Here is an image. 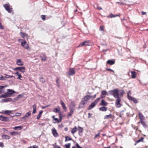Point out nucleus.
I'll list each match as a JSON object with an SVG mask.
<instances>
[{
    "instance_id": "33",
    "label": "nucleus",
    "mask_w": 148,
    "mask_h": 148,
    "mask_svg": "<svg viewBox=\"0 0 148 148\" xmlns=\"http://www.w3.org/2000/svg\"><path fill=\"white\" fill-rule=\"evenodd\" d=\"M43 112V111L42 110H41L40 111L36 119H40V118L41 117V114Z\"/></svg>"
},
{
    "instance_id": "4",
    "label": "nucleus",
    "mask_w": 148,
    "mask_h": 148,
    "mask_svg": "<svg viewBox=\"0 0 148 148\" xmlns=\"http://www.w3.org/2000/svg\"><path fill=\"white\" fill-rule=\"evenodd\" d=\"M14 71H19L22 73H24L25 71V67L24 66L18 67L13 69Z\"/></svg>"
},
{
    "instance_id": "6",
    "label": "nucleus",
    "mask_w": 148,
    "mask_h": 148,
    "mask_svg": "<svg viewBox=\"0 0 148 148\" xmlns=\"http://www.w3.org/2000/svg\"><path fill=\"white\" fill-rule=\"evenodd\" d=\"M0 120L2 121L5 122H8L10 121L9 117L4 116L2 115H0Z\"/></svg>"
},
{
    "instance_id": "60",
    "label": "nucleus",
    "mask_w": 148,
    "mask_h": 148,
    "mask_svg": "<svg viewBox=\"0 0 148 148\" xmlns=\"http://www.w3.org/2000/svg\"><path fill=\"white\" fill-rule=\"evenodd\" d=\"M8 77H5V78H11L14 77V76L13 75H7Z\"/></svg>"
},
{
    "instance_id": "26",
    "label": "nucleus",
    "mask_w": 148,
    "mask_h": 148,
    "mask_svg": "<svg viewBox=\"0 0 148 148\" xmlns=\"http://www.w3.org/2000/svg\"><path fill=\"white\" fill-rule=\"evenodd\" d=\"M99 110L100 111L104 112L107 110V108L104 106H102L99 108Z\"/></svg>"
},
{
    "instance_id": "51",
    "label": "nucleus",
    "mask_w": 148,
    "mask_h": 148,
    "mask_svg": "<svg viewBox=\"0 0 148 148\" xmlns=\"http://www.w3.org/2000/svg\"><path fill=\"white\" fill-rule=\"evenodd\" d=\"M54 120L56 121V122H54V123H59V121L58 119V118H54Z\"/></svg>"
},
{
    "instance_id": "59",
    "label": "nucleus",
    "mask_w": 148,
    "mask_h": 148,
    "mask_svg": "<svg viewBox=\"0 0 148 148\" xmlns=\"http://www.w3.org/2000/svg\"><path fill=\"white\" fill-rule=\"evenodd\" d=\"M54 148H61V147L58 145H54Z\"/></svg>"
},
{
    "instance_id": "53",
    "label": "nucleus",
    "mask_w": 148,
    "mask_h": 148,
    "mask_svg": "<svg viewBox=\"0 0 148 148\" xmlns=\"http://www.w3.org/2000/svg\"><path fill=\"white\" fill-rule=\"evenodd\" d=\"M41 17L42 20H45V15H42L41 16Z\"/></svg>"
},
{
    "instance_id": "27",
    "label": "nucleus",
    "mask_w": 148,
    "mask_h": 148,
    "mask_svg": "<svg viewBox=\"0 0 148 148\" xmlns=\"http://www.w3.org/2000/svg\"><path fill=\"white\" fill-rule=\"evenodd\" d=\"M140 122L144 128L147 127V125L145 121H140Z\"/></svg>"
},
{
    "instance_id": "58",
    "label": "nucleus",
    "mask_w": 148,
    "mask_h": 148,
    "mask_svg": "<svg viewBox=\"0 0 148 148\" xmlns=\"http://www.w3.org/2000/svg\"><path fill=\"white\" fill-rule=\"evenodd\" d=\"M49 106V105H47L45 106H42L41 107V108L42 109H44L46 108L47 107H48Z\"/></svg>"
},
{
    "instance_id": "64",
    "label": "nucleus",
    "mask_w": 148,
    "mask_h": 148,
    "mask_svg": "<svg viewBox=\"0 0 148 148\" xmlns=\"http://www.w3.org/2000/svg\"><path fill=\"white\" fill-rule=\"evenodd\" d=\"M100 29L102 30L103 31V26H100Z\"/></svg>"
},
{
    "instance_id": "19",
    "label": "nucleus",
    "mask_w": 148,
    "mask_h": 148,
    "mask_svg": "<svg viewBox=\"0 0 148 148\" xmlns=\"http://www.w3.org/2000/svg\"><path fill=\"white\" fill-rule=\"evenodd\" d=\"M107 63L110 65H112L115 63V61L113 60H108L107 62Z\"/></svg>"
},
{
    "instance_id": "47",
    "label": "nucleus",
    "mask_w": 148,
    "mask_h": 148,
    "mask_svg": "<svg viewBox=\"0 0 148 148\" xmlns=\"http://www.w3.org/2000/svg\"><path fill=\"white\" fill-rule=\"evenodd\" d=\"M106 70L108 71H110L112 72L113 73V74H113L114 73V71L111 69L109 68H107L106 69Z\"/></svg>"
},
{
    "instance_id": "7",
    "label": "nucleus",
    "mask_w": 148,
    "mask_h": 148,
    "mask_svg": "<svg viewBox=\"0 0 148 148\" xmlns=\"http://www.w3.org/2000/svg\"><path fill=\"white\" fill-rule=\"evenodd\" d=\"M92 97V96L87 95L85 96L82 99V100L84 101L87 103L88 101Z\"/></svg>"
},
{
    "instance_id": "56",
    "label": "nucleus",
    "mask_w": 148,
    "mask_h": 148,
    "mask_svg": "<svg viewBox=\"0 0 148 148\" xmlns=\"http://www.w3.org/2000/svg\"><path fill=\"white\" fill-rule=\"evenodd\" d=\"M69 110H70V111L73 113L74 111L75 110V109L73 108H69Z\"/></svg>"
},
{
    "instance_id": "34",
    "label": "nucleus",
    "mask_w": 148,
    "mask_h": 148,
    "mask_svg": "<svg viewBox=\"0 0 148 148\" xmlns=\"http://www.w3.org/2000/svg\"><path fill=\"white\" fill-rule=\"evenodd\" d=\"M31 114V113L30 111L29 112H27L25 114V116L23 117V118H25V117H28L29 116H30Z\"/></svg>"
},
{
    "instance_id": "63",
    "label": "nucleus",
    "mask_w": 148,
    "mask_h": 148,
    "mask_svg": "<svg viewBox=\"0 0 148 148\" xmlns=\"http://www.w3.org/2000/svg\"><path fill=\"white\" fill-rule=\"evenodd\" d=\"M59 116V117H62V113L60 112Z\"/></svg>"
},
{
    "instance_id": "46",
    "label": "nucleus",
    "mask_w": 148,
    "mask_h": 148,
    "mask_svg": "<svg viewBox=\"0 0 148 148\" xmlns=\"http://www.w3.org/2000/svg\"><path fill=\"white\" fill-rule=\"evenodd\" d=\"M101 98V97H99V98H97L94 101L96 104H97L98 103V101H99V100Z\"/></svg>"
},
{
    "instance_id": "21",
    "label": "nucleus",
    "mask_w": 148,
    "mask_h": 148,
    "mask_svg": "<svg viewBox=\"0 0 148 148\" xmlns=\"http://www.w3.org/2000/svg\"><path fill=\"white\" fill-rule=\"evenodd\" d=\"M138 115L140 121H143L145 119L144 116L140 112H139L138 113Z\"/></svg>"
},
{
    "instance_id": "37",
    "label": "nucleus",
    "mask_w": 148,
    "mask_h": 148,
    "mask_svg": "<svg viewBox=\"0 0 148 148\" xmlns=\"http://www.w3.org/2000/svg\"><path fill=\"white\" fill-rule=\"evenodd\" d=\"M13 129L14 130H21L22 128V127L21 126H16L13 127Z\"/></svg>"
},
{
    "instance_id": "9",
    "label": "nucleus",
    "mask_w": 148,
    "mask_h": 148,
    "mask_svg": "<svg viewBox=\"0 0 148 148\" xmlns=\"http://www.w3.org/2000/svg\"><path fill=\"white\" fill-rule=\"evenodd\" d=\"M127 97L129 100L133 101L135 103H138V101L134 98L129 96V93H127Z\"/></svg>"
},
{
    "instance_id": "41",
    "label": "nucleus",
    "mask_w": 148,
    "mask_h": 148,
    "mask_svg": "<svg viewBox=\"0 0 148 148\" xmlns=\"http://www.w3.org/2000/svg\"><path fill=\"white\" fill-rule=\"evenodd\" d=\"M3 98H6L7 97H10L7 92V93H5L4 94H3Z\"/></svg>"
},
{
    "instance_id": "36",
    "label": "nucleus",
    "mask_w": 148,
    "mask_h": 148,
    "mask_svg": "<svg viewBox=\"0 0 148 148\" xmlns=\"http://www.w3.org/2000/svg\"><path fill=\"white\" fill-rule=\"evenodd\" d=\"M39 80L40 82L42 83H45V79L42 77L40 78Z\"/></svg>"
},
{
    "instance_id": "62",
    "label": "nucleus",
    "mask_w": 148,
    "mask_h": 148,
    "mask_svg": "<svg viewBox=\"0 0 148 148\" xmlns=\"http://www.w3.org/2000/svg\"><path fill=\"white\" fill-rule=\"evenodd\" d=\"M0 147H4V145L3 143H0Z\"/></svg>"
},
{
    "instance_id": "20",
    "label": "nucleus",
    "mask_w": 148,
    "mask_h": 148,
    "mask_svg": "<svg viewBox=\"0 0 148 148\" xmlns=\"http://www.w3.org/2000/svg\"><path fill=\"white\" fill-rule=\"evenodd\" d=\"M75 104L74 101H72L71 102L69 106V108H73L75 109Z\"/></svg>"
},
{
    "instance_id": "32",
    "label": "nucleus",
    "mask_w": 148,
    "mask_h": 148,
    "mask_svg": "<svg viewBox=\"0 0 148 148\" xmlns=\"http://www.w3.org/2000/svg\"><path fill=\"white\" fill-rule=\"evenodd\" d=\"M77 130V127L76 126H75L73 128L71 131V132L72 134H74L75 132H76Z\"/></svg>"
},
{
    "instance_id": "15",
    "label": "nucleus",
    "mask_w": 148,
    "mask_h": 148,
    "mask_svg": "<svg viewBox=\"0 0 148 148\" xmlns=\"http://www.w3.org/2000/svg\"><path fill=\"white\" fill-rule=\"evenodd\" d=\"M78 131V134L80 136L82 135V133L83 131V128L80 126H78L77 129Z\"/></svg>"
},
{
    "instance_id": "14",
    "label": "nucleus",
    "mask_w": 148,
    "mask_h": 148,
    "mask_svg": "<svg viewBox=\"0 0 148 148\" xmlns=\"http://www.w3.org/2000/svg\"><path fill=\"white\" fill-rule=\"evenodd\" d=\"M97 104L94 102H92L88 108V110H90L95 107Z\"/></svg>"
},
{
    "instance_id": "61",
    "label": "nucleus",
    "mask_w": 148,
    "mask_h": 148,
    "mask_svg": "<svg viewBox=\"0 0 148 148\" xmlns=\"http://www.w3.org/2000/svg\"><path fill=\"white\" fill-rule=\"evenodd\" d=\"M32 107L33 109H36V104H34L32 106Z\"/></svg>"
},
{
    "instance_id": "42",
    "label": "nucleus",
    "mask_w": 148,
    "mask_h": 148,
    "mask_svg": "<svg viewBox=\"0 0 148 148\" xmlns=\"http://www.w3.org/2000/svg\"><path fill=\"white\" fill-rule=\"evenodd\" d=\"M3 98H6L7 97H10L7 92V93H5L4 94H3Z\"/></svg>"
},
{
    "instance_id": "3",
    "label": "nucleus",
    "mask_w": 148,
    "mask_h": 148,
    "mask_svg": "<svg viewBox=\"0 0 148 148\" xmlns=\"http://www.w3.org/2000/svg\"><path fill=\"white\" fill-rule=\"evenodd\" d=\"M21 45L27 50H29V46L25 40H23V42H21Z\"/></svg>"
},
{
    "instance_id": "45",
    "label": "nucleus",
    "mask_w": 148,
    "mask_h": 148,
    "mask_svg": "<svg viewBox=\"0 0 148 148\" xmlns=\"http://www.w3.org/2000/svg\"><path fill=\"white\" fill-rule=\"evenodd\" d=\"M71 144L69 143L68 144H65V146L66 148H70Z\"/></svg>"
},
{
    "instance_id": "52",
    "label": "nucleus",
    "mask_w": 148,
    "mask_h": 148,
    "mask_svg": "<svg viewBox=\"0 0 148 148\" xmlns=\"http://www.w3.org/2000/svg\"><path fill=\"white\" fill-rule=\"evenodd\" d=\"M73 112L70 111V112L68 113V116H71L72 115V114H73Z\"/></svg>"
},
{
    "instance_id": "25",
    "label": "nucleus",
    "mask_w": 148,
    "mask_h": 148,
    "mask_svg": "<svg viewBox=\"0 0 148 148\" xmlns=\"http://www.w3.org/2000/svg\"><path fill=\"white\" fill-rule=\"evenodd\" d=\"M60 104L62 107L65 110H66V106L64 103L63 102V101L62 100H61L60 101Z\"/></svg>"
},
{
    "instance_id": "1",
    "label": "nucleus",
    "mask_w": 148,
    "mask_h": 148,
    "mask_svg": "<svg viewBox=\"0 0 148 148\" xmlns=\"http://www.w3.org/2000/svg\"><path fill=\"white\" fill-rule=\"evenodd\" d=\"M108 92L109 95H112L114 96V95H116L115 93H116L118 94V96L119 97H122L123 95L124 92L123 90H119L118 89H116L112 90H109Z\"/></svg>"
},
{
    "instance_id": "16",
    "label": "nucleus",
    "mask_w": 148,
    "mask_h": 148,
    "mask_svg": "<svg viewBox=\"0 0 148 148\" xmlns=\"http://www.w3.org/2000/svg\"><path fill=\"white\" fill-rule=\"evenodd\" d=\"M12 101V99L11 98H6L5 99H3L1 100V102H7L8 101Z\"/></svg>"
},
{
    "instance_id": "40",
    "label": "nucleus",
    "mask_w": 148,
    "mask_h": 148,
    "mask_svg": "<svg viewBox=\"0 0 148 148\" xmlns=\"http://www.w3.org/2000/svg\"><path fill=\"white\" fill-rule=\"evenodd\" d=\"M85 46L89 45V43H90V41L89 40H86L84 41Z\"/></svg>"
},
{
    "instance_id": "49",
    "label": "nucleus",
    "mask_w": 148,
    "mask_h": 148,
    "mask_svg": "<svg viewBox=\"0 0 148 148\" xmlns=\"http://www.w3.org/2000/svg\"><path fill=\"white\" fill-rule=\"evenodd\" d=\"M28 148H38V147L36 145H34L32 146L29 147Z\"/></svg>"
},
{
    "instance_id": "22",
    "label": "nucleus",
    "mask_w": 148,
    "mask_h": 148,
    "mask_svg": "<svg viewBox=\"0 0 148 148\" xmlns=\"http://www.w3.org/2000/svg\"><path fill=\"white\" fill-rule=\"evenodd\" d=\"M20 35L23 38H24L25 37H26L27 38L28 37L27 34L21 32H20Z\"/></svg>"
},
{
    "instance_id": "44",
    "label": "nucleus",
    "mask_w": 148,
    "mask_h": 148,
    "mask_svg": "<svg viewBox=\"0 0 148 148\" xmlns=\"http://www.w3.org/2000/svg\"><path fill=\"white\" fill-rule=\"evenodd\" d=\"M65 138H66L65 140V142H66L68 140H72V139L71 138H70V137H68L67 136L65 137Z\"/></svg>"
},
{
    "instance_id": "50",
    "label": "nucleus",
    "mask_w": 148,
    "mask_h": 148,
    "mask_svg": "<svg viewBox=\"0 0 148 148\" xmlns=\"http://www.w3.org/2000/svg\"><path fill=\"white\" fill-rule=\"evenodd\" d=\"M5 79V78L4 77H3L2 75H0V80H4Z\"/></svg>"
},
{
    "instance_id": "10",
    "label": "nucleus",
    "mask_w": 148,
    "mask_h": 148,
    "mask_svg": "<svg viewBox=\"0 0 148 148\" xmlns=\"http://www.w3.org/2000/svg\"><path fill=\"white\" fill-rule=\"evenodd\" d=\"M108 94H109V93H108L106 90L102 91L100 96L101 98H104L106 97V95H108Z\"/></svg>"
},
{
    "instance_id": "5",
    "label": "nucleus",
    "mask_w": 148,
    "mask_h": 148,
    "mask_svg": "<svg viewBox=\"0 0 148 148\" xmlns=\"http://www.w3.org/2000/svg\"><path fill=\"white\" fill-rule=\"evenodd\" d=\"M5 9L8 11L9 13H11L12 12V8H10L9 4H5L3 5Z\"/></svg>"
},
{
    "instance_id": "11",
    "label": "nucleus",
    "mask_w": 148,
    "mask_h": 148,
    "mask_svg": "<svg viewBox=\"0 0 148 148\" xmlns=\"http://www.w3.org/2000/svg\"><path fill=\"white\" fill-rule=\"evenodd\" d=\"M53 136L55 137H57L58 136V134L56 130L54 128H53L51 130Z\"/></svg>"
},
{
    "instance_id": "17",
    "label": "nucleus",
    "mask_w": 148,
    "mask_h": 148,
    "mask_svg": "<svg viewBox=\"0 0 148 148\" xmlns=\"http://www.w3.org/2000/svg\"><path fill=\"white\" fill-rule=\"evenodd\" d=\"M16 64L18 66H22L23 64V62L20 59H18L16 61Z\"/></svg>"
},
{
    "instance_id": "24",
    "label": "nucleus",
    "mask_w": 148,
    "mask_h": 148,
    "mask_svg": "<svg viewBox=\"0 0 148 148\" xmlns=\"http://www.w3.org/2000/svg\"><path fill=\"white\" fill-rule=\"evenodd\" d=\"M40 57L41 58V60L43 61H45L47 59L45 55L43 53L40 55Z\"/></svg>"
},
{
    "instance_id": "39",
    "label": "nucleus",
    "mask_w": 148,
    "mask_h": 148,
    "mask_svg": "<svg viewBox=\"0 0 148 148\" xmlns=\"http://www.w3.org/2000/svg\"><path fill=\"white\" fill-rule=\"evenodd\" d=\"M21 115V114L20 113H16L15 115H11V116L12 117H14L15 116H20Z\"/></svg>"
},
{
    "instance_id": "48",
    "label": "nucleus",
    "mask_w": 148,
    "mask_h": 148,
    "mask_svg": "<svg viewBox=\"0 0 148 148\" xmlns=\"http://www.w3.org/2000/svg\"><path fill=\"white\" fill-rule=\"evenodd\" d=\"M58 80H59V79H58V78H57V79L56 81V82L57 84V86L58 87H59L60 86V85L59 82H58Z\"/></svg>"
},
{
    "instance_id": "43",
    "label": "nucleus",
    "mask_w": 148,
    "mask_h": 148,
    "mask_svg": "<svg viewBox=\"0 0 148 148\" xmlns=\"http://www.w3.org/2000/svg\"><path fill=\"white\" fill-rule=\"evenodd\" d=\"M85 43L84 41L80 44L77 47H83L85 46Z\"/></svg>"
},
{
    "instance_id": "13",
    "label": "nucleus",
    "mask_w": 148,
    "mask_h": 148,
    "mask_svg": "<svg viewBox=\"0 0 148 148\" xmlns=\"http://www.w3.org/2000/svg\"><path fill=\"white\" fill-rule=\"evenodd\" d=\"M7 92L10 97L11 96V95L13 94L15 92V91L14 90L10 89H8Z\"/></svg>"
},
{
    "instance_id": "29",
    "label": "nucleus",
    "mask_w": 148,
    "mask_h": 148,
    "mask_svg": "<svg viewBox=\"0 0 148 148\" xmlns=\"http://www.w3.org/2000/svg\"><path fill=\"white\" fill-rule=\"evenodd\" d=\"M2 138L5 139H9L10 138L9 136L6 135H2Z\"/></svg>"
},
{
    "instance_id": "55",
    "label": "nucleus",
    "mask_w": 148,
    "mask_h": 148,
    "mask_svg": "<svg viewBox=\"0 0 148 148\" xmlns=\"http://www.w3.org/2000/svg\"><path fill=\"white\" fill-rule=\"evenodd\" d=\"M10 134L12 135H14L16 134V132H11Z\"/></svg>"
},
{
    "instance_id": "30",
    "label": "nucleus",
    "mask_w": 148,
    "mask_h": 148,
    "mask_svg": "<svg viewBox=\"0 0 148 148\" xmlns=\"http://www.w3.org/2000/svg\"><path fill=\"white\" fill-rule=\"evenodd\" d=\"M112 115L111 114H110L108 115H106L104 116V119H107L109 118H111Z\"/></svg>"
},
{
    "instance_id": "31",
    "label": "nucleus",
    "mask_w": 148,
    "mask_h": 148,
    "mask_svg": "<svg viewBox=\"0 0 148 148\" xmlns=\"http://www.w3.org/2000/svg\"><path fill=\"white\" fill-rule=\"evenodd\" d=\"M119 16V15H114L112 14L111 13V14H110L107 17L108 18H112L116 17V16Z\"/></svg>"
},
{
    "instance_id": "18",
    "label": "nucleus",
    "mask_w": 148,
    "mask_h": 148,
    "mask_svg": "<svg viewBox=\"0 0 148 148\" xmlns=\"http://www.w3.org/2000/svg\"><path fill=\"white\" fill-rule=\"evenodd\" d=\"M13 111H10V110H3V111L2 112L3 113L8 114V115H10L12 114V112Z\"/></svg>"
},
{
    "instance_id": "28",
    "label": "nucleus",
    "mask_w": 148,
    "mask_h": 148,
    "mask_svg": "<svg viewBox=\"0 0 148 148\" xmlns=\"http://www.w3.org/2000/svg\"><path fill=\"white\" fill-rule=\"evenodd\" d=\"M131 73L132 78H135L136 76V72L135 71H131Z\"/></svg>"
},
{
    "instance_id": "23",
    "label": "nucleus",
    "mask_w": 148,
    "mask_h": 148,
    "mask_svg": "<svg viewBox=\"0 0 148 148\" xmlns=\"http://www.w3.org/2000/svg\"><path fill=\"white\" fill-rule=\"evenodd\" d=\"M107 104V103L105 100L102 99L101 101V103H100V105L102 106H106Z\"/></svg>"
},
{
    "instance_id": "35",
    "label": "nucleus",
    "mask_w": 148,
    "mask_h": 148,
    "mask_svg": "<svg viewBox=\"0 0 148 148\" xmlns=\"http://www.w3.org/2000/svg\"><path fill=\"white\" fill-rule=\"evenodd\" d=\"M143 139H144L142 137H141L140 139H139V140L136 141L135 142V145H136V144H137L138 143L140 142H142L143 141Z\"/></svg>"
},
{
    "instance_id": "12",
    "label": "nucleus",
    "mask_w": 148,
    "mask_h": 148,
    "mask_svg": "<svg viewBox=\"0 0 148 148\" xmlns=\"http://www.w3.org/2000/svg\"><path fill=\"white\" fill-rule=\"evenodd\" d=\"M86 103H87L86 102L82 100L81 101L79 104L78 108H84L85 106V104Z\"/></svg>"
},
{
    "instance_id": "54",
    "label": "nucleus",
    "mask_w": 148,
    "mask_h": 148,
    "mask_svg": "<svg viewBox=\"0 0 148 148\" xmlns=\"http://www.w3.org/2000/svg\"><path fill=\"white\" fill-rule=\"evenodd\" d=\"M76 147L77 148H83L82 147H81L79 145V144L77 143L76 144Z\"/></svg>"
},
{
    "instance_id": "2",
    "label": "nucleus",
    "mask_w": 148,
    "mask_h": 148,
    "mask_svg": "<svg viewBox=\"0 0 148 148\" xmlns=\"http://www.w3.org/2000/svg\"><path fill=\"white\" fill-rule=\"evenodd\" d=\"M116 95H114L113 96L114 98H116V99L115 101V104L116 105V107L118 108L120 107L121 106V104L120 103L121 99L120 97H119L118 96V94L115 93Z\"/></svg>"
},
{
    "instance_id": "38",
    "label": "nucleus",
    "mask_w": 148,
    "mask_h": 148,
    "mask_svg": "<svg viewBox=\"0 0 148 148\" xmlns=\"http://www.w3.org/2000/svg\"><path fill=\"white\" fill-rule=\"evenodd\" d=\"M53 111L56 113H58L60 112V110L59 109L57 108H55L53 110Z\"/></svg>"
},
{
    "instance_id": "57",
    "label": "nucleus",
    "mask_w": 148,
    "mask_h": 148,
    "mask_svg": "<svg viewBox=\"0 0 148 148\" xmlns=\"http://www.w3.org/2000/svg\"><path fill=\"white\" fill-rule=\"evenodd\" d=\"M18 77L17 79H19L20 80H21V78L22 77V76L21 74H19L18 75Z\"/></svg>"
},
{
    "instance_id": "8",
    "label": "nucleus",
    "mask_w": 148,
    "mask_h": 148,
    "mask_svg": "<svg viewBox=\"0 0 148 148\" xmlns=\"http://www.w3.org/2000/svg\"><path fill=\"white\" fill-rule=\"evenodd\" d=\"M75 73V71L73 68H70L69 69V71L67 73L69 75H73Z\"/></svg>"
}]
</instances>
